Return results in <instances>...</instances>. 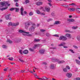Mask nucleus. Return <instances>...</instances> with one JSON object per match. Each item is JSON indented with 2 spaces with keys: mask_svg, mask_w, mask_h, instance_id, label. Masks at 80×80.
I'll use <instances>...</instances> for the list:
<instances>
[{
  "mask_svg": "<svg viewBox=\"0 0 80 80\" xmlns=\"http://www.w3.org/2000/svg\"><path fill=\"white\" fill-rule=\"evenodd\" d=\"M10 4L8 3V2L7 1H3L0 3V8H3L4 6L5 7H9Z\"/></svg>",
  "mask_w": 80,
  "mask_h": 80,
  "instance_id": "f257e3e1",
  "label": "nucleus"
},
{
  "mask_svg": "<svg viewBox=\"0 0 80 80\" xmlns=\"http://www.w3.org/2000/svg\"><path fill=\"white\" fill-rule=\"evenodd\" d=\"M36 26L35 24L33 23L32 24V26L29 28V30L31 32H33L35 31Z\"/></svg>",
  "mask_w": 80,
  "mask_h": 80,
  "instance_id": "f03ea898",
  "label": "nucleus"
},
{
  "mask_svg": "<svg viewBox=\"0 0 80 80\" xmlns=\"http://www.w3.org/2000/svg\"><path fill=\"white\" fill-rule=\"evenodd\" d=\"M59 39L62 41H66L67 40V38L63 36H62L59 37Z\"/></svg>",
  "mask_w": 80,
  "mask_h": 80,
  "instance_id": "7ed1b4c3",
  "label": "nucleus"
},
{
  "mask_svg": "<svg viewBox=\"0 0 80 80\" xmlns=\"http://www.w3.org/2000/svg\"><path fill=\"white\" fill-rule=\"evenodd\" d=\"M19 25V23L18 22L16 23H12V22H9L8 24V26H12V27H14V26H18Z\"/></svg>",
  "mask_w": 80,
  "mask_h": 80,
  "instance_id": "20e7f679",
  "label": "nucleus"
},
{
  "mask_svg": "<svg viewBox=\"0 0 80 80\" xmlns=\"http://www.w3.org/2000/svg\"><path fill=\"white\" fill-rule=\"evenodd\" d=\"M72 76V73H68L66 74V76L68 77V78H71V77Z\"/></svg>",
  "mask_w": 80,
  "mask_h": 80,
  "instance_id": "39448f33",
  "label": "nucleus"
},
{
  "mask_svg": "<svg viewBox=\"0 0 80 80\" xmlns=\"http://www.w3.org/2000/svg\"><path fill=\"white\" fill-rule=\"evenodd\" d=\"M10 14H9L8 15L6 16L5 18L6 19V20H11L12 18H10Z\"/></svg>",
  "mask_w": 80,
  "mask_h": 80,
  "instance_id": "423d86ee",
  "label": "nucleus"
},
{
  "mask_svg": "<svg viewBox=\"0 0 80 80\" xmlns=\"http://www.w3.org/2000/svg\"><path fill=\"white\" fill-rule=\"evenodd\" d=\"M18 32H19V33H26L27 34H29V32H25L21 29H20L19 30Z\"/></svg>",
  "mask_w": 80,
  "mask_h": 80,
  "instance_id": "0eeeda50",
  "label": "nucleus"
},
{
  "mask_svg": "<svg viewBox=\"0 0 80 80\" xmlns=\"http://www.w3.org/2000/svg\"><path fill=\"white\" fill-rule=\"evenodd\" d=\"M30 25V24L29 22H27L25 23V28H28L29 26Z\"/></svg>",
  "mask_w": 80,
  "mask_h": 80,
  "instance_id": "6e6552de",
  "label": "nucleus"
},
{
  "mask_svg": "<svg viewBox=\"0 0 80 80\" xmlns=\"http://www.w3.org/2000/svg\"><path fill=\"white\" fill-rule=\"evenodd\" d=\"M65 45H66V43L65 42H62L61 43L58 45V46H59V47H62Z\"/></svg>",
  "mask_w": 80,
  "mask_h": 80,
  "instance_id": "1a4fd4ad",
  "label": "nucleus"
},
{
  "mask_svg": "<svg viewBox=\"0 0 80 80\" xmlns=\"http://www.w3.org/2000/svg\"><path fill=\"white\" fill-rule=\"evenodd\" d=\"M36 5H37L39 6L41 5H42V4H43V2L39 1V2H36Z\"/></svg>",
  "mask_w": 80,
  "mask_h": 80,
  "instance_id": "9d476101",
  "label": "nucleus"
},
{
  "mask_svg": "<svg viewBox=\"0 0 80 80\" xmlns=\"http://www.w3.org/2000/svg\"><path fill=\"white\" fill-rule=\"evenodd\" d=\"M68 22H74L75 21V20L73 19H67Z\"/></svg>",
  "mask_w": 80,
  "mask_h": 80,
  "instance_id": "9b49d317",
  "label": "nucleus"
},
{
  "mask_svg": "<svg viewBox=\"0 0 80 80\" xmlns=\"http://www.w3.org/2000/svg\"><path fill=\"white\" fill-rule=\"evenodd\" d=\"M66 37L68 38V39H70L71 38V35L70 34L67 33L65 35Z\"/></svg>",
  "mask_w": 80,
  "mask_h": 80,
  "instance_id": "f8f14e48",
  "label": "nucleus"
},
{
  "mask_svg": "<svg viewBox=\"0 0 80 80\" xmlns=\"http://www.w3.org/2000/svg\"><path fill=\"white\" fill-rule=\"evenodd\" d=\"M39 52L41 54H43L45 52V50L44 49H40Z\"/></svg>",
  "mask_w": 80,
  "mask_h": 80,
  "instance_id": "ddd939ff",
  "label": "nucleus"
},
{
  "mask_svg": "<svg viewBox=\"0 0 80 80\" xmlns=\"http://www.w3.org/2000/svg\"><path fill=\"white\" fill-rule=\"evenodd\" d=\"M20 10H21V15L23 16L24 15V14H23V10H24L23 9V8L22 7L21 8Z\"/></svg>",
  "mask_w": 80,
  "mask_h": 80,
  "instance_id": "4468645a",
  "label": "nucleus"
},
{
  "mask_svg": "<svg viewBox=\"0 0 80 80\" xmlns=\"http://www.w3.org/2000/svg\"><path fill=\"white\" fill-rule=\"evenodd\" d=\"M61 22L59 21H56L54 23V25H58L60 24Z\"/></svg>",
  "mask_w": 80,
  "mask_h": 80,
  "instance_id": "2eb2a0df",
  "label": "nucleus"
},
{
  "mask_svg": "<svg viewBox=\"0 0 80 80\" xmlns=\"http://www.w3.org/2000/svg\"><path fill=\"white\" fill-rule=\"evenodd\" d=\"M45 9L46 10L47 12H50V7H45Z\"/></svg>",
  "mask_w": 80,
  "mask_h": 80,
  "instance_id": "dca6fc26",
  "label": "nucleus"
},
{
  "mask_svg": "<svg viewBox=\"0 0 80 80\" xmlns=\"http://www.w3.org/2000/svg\"><path fill=\"white\" fill-rule=\"evenodd\" d=\"M22 53L24 54H28V51L27 50H25L22 52Z\"/></svg>",
  "mask_w": 80,
  "mask_h": 80,
  "instance_id": "f3484780",
  "label": "nucleus"
},
{
  "mask_svg": "<svg viewBox=\"0 0 80 80\" xmlns=\"http://www.w3.org/2000/svg\"><path fill=\"white\" fill-rule=\"evenodd\" d=\"M0 8V10H1V11H3V10H7V9L8 8V7L4 8Z\"/></svg>",
  "mask_w": 80,
  "mask_h": 80,
  "instance_id": "a211bd4d",
  "label": "nucleus"
},
{
  "mask_svg": "<svg viewBox=\"0 0 80 80\" xmlns=\"http://www.w3.org/2000/svg\"><path fill=\"white\" fill-rule=\"evenodd\" d=\"M50 69H54V68H55V66H54V64H52L51 65V66L50 67Z\"/></svg>",
  "mask_w": 80,
  "mask_h": 80,
  "instance_id": "6ab92c4d",
  "label": "nucleus"
},
{
  "mask_svg": "<svg viewBox=\"0 0 80 80\" xmlns=\"http://www.w3.org/2000/svg\"><path fill=\"white\" fill-rule=\"evenodd\" d=\"M16 43H18V42H21V39H17L16 40H15Z\"/></svg>",
  "mask_w": 80,
  "mask_h": 80,
  "instance_id": "aec40b11",
  "label": "nucleus"
},
{
  "mask_svg": "<svg viewBox=\"0 0 80 80\" xmlns=\"http://www.w3.org/2000/svg\"><path fill=\"white\" fill-rule=\"evenodd\" d=\"M19 60L20 62H22V63H23V62H25V61L23 60V59L22 58H19Z\"/></svg>",
  "mask_w": 80,
  "mask_h": 80,
  "instance_id": "412c9836",
  "label": "nucleus"
},
{
  "mask_svg": "<svg viewBox=\"0 0 80 80\" xmlns=\"http://www.w3.org/2000/svg\"><path fill=\"white\" fill-rule=\"evenodd\" d=\"M40 40L39 39H37L36 38L34 39V42H40Z\"/></svg>",
  "mask_w": 80,
  "mask_h": 80,
  "instance_id": "4be33fe9",
  "label": "nucleus"
},
{
  "mask_svg": "<svg viewBox=\"0 0 80 80\" xmlns=\"http://www.w3.org/2000/svg\"><path fill=\"white\" fill-rule=\"evenodd\" d=\"M75 61L76 62V63H77V64H78V65H80V61L77 60V59H76L75 60Z\"/></svg>",
  "mask_w": 80,
  "mask_h": 80,
  "instance_id": "5701e85b",
  "label": "nucleus"
},
{
  "mask_svg": "<svg viewBox=\"0 0 80 80\" xmlns=\"http://www.w3.org/2000/svg\"><path fill=\"white\" fill-rule=\"evenodd\" d=\"M39 47V44H35L33 48L35 50L36 49V48H37V47Z\"/></svg>",
  "mask_w": 80,
  "mask_h": 80,
  "instance_id": "b1692460",
  "label": "nucleus"
},
{
  "mask_svg": "<svg viewBox=\"0 0 80 80\" xmlns=\"http://www.w3.org/2000/svg\"><path fill=\"white\" fill-rule=\"evenodd\" d=\"M68 9L69 11H75V10L74 8H69Z\"/></svg>",
  "mask_w": 80,
  "mask_h": 80,
  "instance_id": "393cba45",
  "label": "nucleus"
},
{
  "mask_svg": "<svg viewBox=\"0 0 80 80\" xmlns=\"http://www.w3.org/2000/svg\"><path fill=\"white\" fill-rule=\"evenodd\" d=\"M22 34L23 35H24L25 36H28V37H31L32 36V35L29 34Z\"/></svg>",
  "mask_w": 80,
  "mask_h": 80,
  "instance_id": "a878e982",
  "label": "nucleus"
},
{
  "mask_svg": "<svg viewBox=\"0 0 80 80\" xmlns=\"http://www.w3.org/2000/svg\"><path fill=\"white\" fill-rule=\"evenodd\" d=\"M65 61L63 60L60 61L58 62V63H64Z\"/></svg>",
  "mask_w": 80,
  "mask_h": 80,
  "instance_id": "bb28decb",
  "label": "nucleus"
},
{
  "mask_svg": "<svg viewBox=\"0 0 80 80\" xmlns=\"http://www.w3.org/2000/svg\"><path fill=\"white\" fill-rule=\"evenodd\" d=\"M77 39L78 41L80 42V36H78L77 37Z\"/></svg>",
  "mask_w": 80,
  "mask_h": 80,
  "instance_id": "cd10ccee",
  "label": "nucleus"
},
{
  "mask_svg": "<svg viewBox=\"0 0 80 80\" xmlns=\"http://www.w3.org/2000/svg\"><path fill=\"white\" fill-rule=\"evenodd\" d=\"M35 49H34V48H33L32 49L31 48H29V50H30V51L31 52H34V50Z\"/></svg>",
  "mask_w": 80,
  "mask_h": 80,
  "instance_id": "c85d7f7f",
  "label": "nucleus"
},
{
  "mask_svg": "<svg viewBox=\"0 0 80 80\" xmlns=\"http://www.w3.org/2000/svg\"><path fill=\"white\" fill-rule=\"evenodd\" d=\"M78 28V26H73L72 27V29L73 30H75V29H77Z\"/></svg>",
  "mask_w": 80,
  "mask_h": 80,
  "instance_id": "c756f323",
  "label": "nucleus"
},
{
  "mask_svg": "<svg viewBox=\"0 0 80 80\" xmlns=\"http://www.w3.org/2000/svg\"><path fill=\"white\" fill-rule=\"evenodd\" d=\"M46 36L47 37H50V36H51V35H50V33H47L46 34Z\"/></svg>",
  "mask_w": 80,
  "mask_h": 80,
  "instance_id": "7c9ffc66",
  "label": "nucleus"
},
{
  "mask_svg": "<svg viewBox=\"0 0 80 80\" xmlns=\"http://www.w3.org/2000/svg\"><path fill=\"white\" fill-rule=\"evenodd\" d=\"M51 15L52 16V17H54L55 16V12H52L51 13Z\"/></svg>",
  "mask_w": 80,
  "mask_h": 80,
  "instance_id": "2f4dec72",
  "label": "nucleus"
},
{
  "mask_svg": "<svg viewBox=\"0 0 80 80\" xmlns=\"http://www.w3.org/2000/svg\"><path fill=\"white\" fill-rule=\"evenodd\" d=\"M42 79H43V80H48V78H47L46 77H42Z\"/></svg>",
  "mask_w": 80,
  "mask_h": 80,
  "instance_id": "473e14b6",
  "label": "nucleus"
},
{
  "mask_svg": "<svg viewBox=\"0 0 80 80\" xmlns=\"http://www.w3.org/2000/svg\"><path fill=\"white\" fill-rule=\"evenodd\" d=\"M7 42H8L9 43H12V41H11L10 40H8L7 41Z\"/></svg>",
  "mask_w": 80,
  "mask_h": 80,
  "instance_id": "72a5a7b5",
  "label": "nucleus"
},
{
  "mask_svg": "<svg viewBox=\"0 0 80 80\" xmlns=\"http://www.w3.org/2000/svg\"><path fill=\"white\" fill-rule=\"evenodd\" d=\"M36 12L38 14H41V13L40 11H39L38 10H37Z\"/></svg>",
  "mask_w": 80,
  "mask_h": 80,
  "instance_id": "f704fd0d",
  "label": "nucleus"
},
{
  "mask_svg": "<svg viewBox=\"0 0 80 80\" xmlns=\"http://www.w3.org/2000/svg\"><path fill=\"white\" fill-rule=\"evenodd\" d=\"M15 9L16 10V12H19V8H15Z\"/></svg>",
  "mask_w": 80,
  "mask_h": 80,
  "instance_id": "c9c22d12",
  "label": "nucleus"
},
{
  "mask_svg": "<svg viewBox=\"0 0 80 80\" xmlns=\"http://www.w3.org/2000/svg\"><path fill=\"white\" fill-rule=\"evenodd\" d=\"M58 60L57 59H55L54 58L52 59V62H57V61Z\"/></svg>",
  "mask_w": 80,
  "mask_h": 80,
  "instance_id": "e433bc0d",
  "label": "nucleus"
},
{
  "mask_svg": "<svg viewBox=\"0 0 80 80\" xmlns=\"http://www.w3.org/2000/svg\"><path fill=\"white\" fill-rule=\"evenodd\" d=\"M62 7H64L66 8H68V5H62Z\"/></svg>",
  "mask_w": 80,
  "mask_h": 80,
  "instance_id": "4c0bfd02",
  "label": "nucleus"
},
{
  "mask_svg": "<svg viewBox=\"0 0 80 80\" xmlns=\"http://www.w3.org/2000/svg\"><path fill=\"white\" fill-rule=\"evenodd\" d=\"M78 10H78V11L80 12V8H76V9L75 10H76V12H78Z\"/></svg>",
  "mask_w": 80,
  "mask_h": 80,
  "instance_id": "58836bf2",
  "label": "nucleus"
},
{
  "mask_svg": "<svg viewBox=\"0 0 80 80\" xmlns=\"http://www.w3.org/2000/svg\"><path fill=\"white\" fill-rule=\"evenodd\" d=\"M8 59L9 60H11V61H13V58L12 57V58H8Z\"/></svg>",
  "mask_w": 80,
  "mask_h": 80,
  "instance_id": "ea45409f",
  "label": "nucleus"
},
{
  "mask_svg": "<svg viewBox=\"0 0 80 80\" xmlns=\"http://www.w3.org/2000/svg\"><path fill=\"white\" fill-rule=\"evenodd\" d=\"M75 3H73L71 4H69V5H72V6H75Z\"/></svg>",
  "mask_w": 80,
  "mask_h": 80,
  "instance_id": "a19ab883",
  "label": "nucleus"
},
{
  "mask_svg": "<svg viewBox=\"0 0 80 80\" xmlns=\"http://www.w3.org/2000/svg\"><path fill=\"white\" fill-rule=\"evenodd\" d=\"M30 2V1L28 0H26L25 1V3L26 4H27V3H28Z\"/></svg>",
  "mask_w": 80,
  "mask_h": 80,
  "instance_id": "79ce46f5",
  "label": "nucleus"
},
{
  "mask_svg": "<svg viewBox=\"0 0 80 80\" xmlns=\"http://www.w3.org/2000/svg\"><path fill=\"white\" fill-rule=\"evenodd\" d=\"M23 50L22 49H21L20 50H19V52L20 53V54H22V52Z\"/></svg>",
  "mask_w": 80,
  "mask_h": 80,
  "instance_id": "37998d69",
  "label": "nucleus"
},
{
  "mask_svg": "<svg viewBox=\"0 0 80 80\" xmlns=\"http://www.w3.org/2000/svg\"><path fill=\"white\" fill-rule=\"evenodd\" d=\"M15 10V8H12L10 9L9 10H10V11H13V10Z\"/></svg>",
  "mask_w": 80,
  "mask_h": 80,
  "instance_id": "c03bdc74",
  "label": "nucleus"
},
{
  "mask_svg": "<svg viewBox=\"0 0 80 80\" xmlns=\"http://www.w3.org/2000/svg\"><path fill=\"white\" fill-rule=\"evenodd\" d=\"M29 15L30 16H32V15H33V12H30L29 13Z\"/></svg>",
  "mask_w": 80,
  "mask_h": 80,
  "instance_id": "a18cd8bd",
  "label": "nucleus"
},
{
  "mask_svg": "<svg viewBox=\"0 0 80 80\" xmlns=\"http://www.w3.org/2000/svg\"><path fill=\"white\" fill-rule=\"evenodd\" d=\"M2 47L3 48H7V46L6 45H3L2 46Z\"/></svg>",
  "mask_w": 80,
  "mask_h": 80,
  "instance_id": "49530a36",
  "label": "nucleus"
},
{
  "mask_svg": "<svg viewBox=\"0 0 80 80\" xmlns=\"http://www.w3.org/2000/svg\"><path fill=\"white\" fill-rule=\"evenodd\" d=\"M66 68L67 70V69H68V70H70V67H69L68 66H67Z\"/></svg>",
  "mask_w": 80,
  "mask_h": 80,
  "instance_id": "de8ad7c7",
  "label": "nucleus"
},
{
  "mask_svg": "<svg viewBox=\"0 0 80 80\" xmlns=\"http://www.w3.org/2000/svg\"><path fill=\"white\" fill-rule=\"evenodd\" d=\"M69 51H70V52H72V53H75V52H74L73 51V50L72 49H69Z\"/></svg>",
  "mask_w": 80,
  "mask_h": 80,
  "instance_id": "09e8293b",
  "label": "nucleus"
},
{
  "mask_svg": "<svg viewBox=\"0 0 80 80\" xmlns=\"http://www.w3.org/2000/svg\"><path fill=\"white\" fill-rule=\"evenodd\" d=\"M63 71H64V72H67V69L66 68H65L63 69Z\"/></svg>",
  "mask_w": 80,
  "mask_h": 80,
  "instance_id": "8fccbe9b",
  "label": "nucleus"
},
{
  "mask_svg": "<svg viewBox=\"0 0 80 80\" xmlns=\"http://www.w3.org/2000/svg\"><path fill=\"white\" fill-rule=\"evenodd\" d=\"M40 31L41 32H45V30L41 29Z\"/></svg>",
  "mask_w": 80,
  "mask_h": 80,
  "instance_id": "3c124183",
  "label": "nucleus"
},
{
  "mask_svg": "<svg viewBox=\"0 0 80 80\" xmlns=\"http://www.w3.org/2000/svg\"><path fill=\"white\" fill-rule=\"evenodd\" d=\"M73 47H74V48H76V49H78V47L75 45H73Z\"/></svg>",
  "mask_w": 80,
  "mask_h": 80,
  "instance_id": "603ef678",
  "label": "nucleus"
},
{
  "mask_svg": "<svg viewBox=\"0 0 80 80\" xmlns=\"http://www.w3.org/2000/svg\"><path fill=\"white\" fill-rule=\"evenodd\" d=\"M54 37H59V35L58 34H55L53 35Z\"/></svg>",
  "mask_w": 80,
  "mask_h": 80,
  "instance_id": "864d4df0",
  "label": "nucleus"
},
{
  "mask_svg": "<svg viewBox=\"0 0 80 80\" xmlns=\"http://www.w3.org/2000/svg\"><path fill=\"white\" fill-rule=\"evenodd\" d=\"M52 19L50 18L47 20V22H50V21H52Z\"/></svg>",
  "mask_w": 80,
  "mask_h": 80,
  "instance_id": "5fc2aeb1",
  "label": "nucleus"
},
{
  "mask_svg": "<svg viewBox=\"0 0 80 80\" xmlns=\"http://www.w3.org/2000/svg\"><path fill=\"white\" fill-rule=\"evenodd\" d=\"M19 5H18V2H16V7H19Z\"/></svg>",
  "mask_w": 80,
  "mask_h": 80,
  "instance_id": "6e6d98bb",
  "label": "nucleus"
},
{
  "mask_svg": "<svg viewBox=\"0 0 80 80\" xmlns=\"http://www.w3.org/2000/svg\"><path fill=\"white\" fill-rule=\"evenodd\" d=\"M75 80H80V78H78L75 79Z\"/></svg>",
  "mask_w": 80,
  "mask_h": 80,
  "instance_id": "4d7b16f0",
  "label": "nucleus"
},
{
  "mask_svg": "<svg viewBox=\"0 0 80 80\" xmlns=\"http://www.w3.org/2000/svg\"><path fill=\"white\" fill-rule=\"evenodd\" d=\"M23 13L24 14H25V15H27V12L26 11H25L23 12Z\"/></svg>",
  "mask_w": 80,
  "mask_h": 80,
  "instance_id": "13d9d810",
  "label": "nucleus"
},
{
  "mask_svg": "<svg viewBox=\"0 0 80 80\" xmlns=\"http://www.w3.org/2000/svg\"><path fill=\"white\" fill-rule=\"evenodd\" d=\"M41 15H45V13L42 12V13H41Z\"/></svg>",
  "mask_w": 80,
  "mask_h": 80,
  "instance_id": "bf43d9fd",
  "label": "nucleus"
},
{
  "mask_svg": "<svg viewBox=\"0 0 80 80\" xmlns=\"http://www.w3.org/2000/svg\"><path fill=\"white\" fill-rule=\"evenodd\" d=\"M66 32H70V31L68 30H67L65 31Z\"/></svg>",
  "mask_w": 80,
  "mask_h": 80,
  "instance_id": "052dcab7",
  "label": "nucleus"
},
{
  "mask_svg": "<svg viewBox=\"0 0 80 80\" xmlns=\"http://www.w3.org/2000/svg\"><path fill=\"white\" fill-rule=\"evenodd\" d=\"M42 42H46V40H42Z\"/></svg>",
  "mask_w": 80,
  "mask_h": 80,
  "instance_id": "680f3d73",
  "label": "nucleus"
},
{
  "mask_svg": "<svg viewBox=\"0 0 80 80\" xmlns=\"http://www.w3.org/2000/svg\"><path fill=\"white\" fill-rule=\"evenodd\" d=\"M42 64H43V65H47V63L45 62H42Z\"/></svg>",
  "mask_w": 80,
  "mask_h": 80,
  "instance_id": "e2e57ef3",
  "label": "nucleus"
},
{
  "mask_svg": "<svg viewBox=\"0 0 80 80\" xmlns=\"http://www.w3.org/2000/svg\"><path fill=\"white\" fill-rule=\"evenodd\" d=\"M7 71V69L6 68L4 69V72H6V71Z\"/></svg>",
  "mask_w": 80,
  "mask_h": 80,
  "instance_id": "0e129e2a",
  "label": "nucleus"
},
{
  "mask_svg": "<svg viewBox=\"0 0 80 80\" xmlns=\"http://www.w3.org/2000/svg\"><path fill=\"white\" fill-rule=\"evenodd\" d=\"M48 4L49 5L50 7H52V4L50 3H48Z\"/></svg>",
  "mask_w": 80,
  "mask_h": 80,
  "instance_id": "69168bd1",
  "label": "nucleus"
},
{
  "mask_svg": "<svg viewBox=\"0 0 80 80\" xmlns=\"http://www.w3.org/2000/svg\"><path fill=\"white\" fill-rule=\"evenodd\" d=\"M48 2H50L51 3L52 2V0H48Z\"/></svg>",
  "mask_w": 80,
  "mask_h": 80,
  "instance_id": "338daca9",
  "label": "nucleus"
},
{
  "mask_svg": "<svg viewBox=\"0 0 80 80\" xmlns=\"http://www.w3.org/2000/svg\"><path fill=\"white\" fill-rule=\"evenodd\" d=\"M72 15H69V18H72Z\"/></svg>",
  "mask_w": 80,
  "mask_h": 80,
  "instance_id": "774afa93",
  "label": "nucleus"
}]
</instances>
